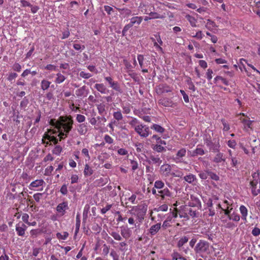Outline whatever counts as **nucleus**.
Instances as JSON below:
<instances>
[{
    "label": "nucleus",
    "instance_id": "obj_8",
    "mask_svg": "<svg viewBox=\"0 0 260 260\" xmlns=\"http://www.w3.org/2000/svg\"><path fill=\"white\" fill-rule=\"evenodd\" d=\"M89 92L88 89L87 88L86 86L84 85L78 89L76 90V95L79 97H86Z\"/></svg>",
    "mask_w": 260,
    "mask_h": 260
},
{
    "label": "nucleus",
    "instance_id": "obj_16",
    "mask_svg": "<svg viewBox=\"0 0 260 260\" xmlns=\"http://www.w3.org/2000/svg\"><path fill=\"white\" fill-rule=\"evenodd\" d=\"M27 228L26 225H25L23 222H19L18 224H17V233L19 236H23L25 233V231Z\"/></svg>",
    "mask_w": 260,
    "mask_h": 260
},
{
    "label": "nucleus",
    "instance_id": "obj_41",
    "mask_svg": "<svg viewBox=\"0 0 260 260\" xmlns=\"http://www.w3.org/2000/svg\"><path fill=\"white\" fill-rule=\"evenodd\" d=\"M110 234L116 240L120 241L122 240L121 236L117 232H112L111 233H110Z\"/></svg>",
    "mask_w": 260,
    "mask_h": 260
},
{
    "label": "nucleus",
    "instance_id": "obj_57",
    "mask_svg": "<svg viewBox=\"0 0 260 260\" xmlns=\"http://www.w3.org/2000/svg\"><path fill=\"white\" fill-rule=\"evenodd\" d=\"M105 141L108 144H112L113 143V139L109 135H106L104 137Z\"/></svg>",
    "mask_w": 260,
    "mask_h": 260
},
{
    "label": "nucleus",
    "instance_id": "obj_42",
    "mask_svg": "<svg viewBox=\"0 0 260 260\" xmlns=\"http://www.w3.org/2000/svg\"><path fill=\"white\" fill-rule=\"evenodd\" d=\"M220 80V81H222V82L225 84V85H229V82L228 80H226L225 79L223 78V77L220 76H217L214 78V81L215 82H216L217 81Z\"/></svg>",
    "mask_w": 260,
    "mask_h": 260
},
{
    "label": "nucleus",
    "instance_id": "obj_48",
    "mask_svg": "<svg viewBox=\"0 0 260 260\" xmlns=\"http://www.w3.org/2000/svg\"><path fill=\"white\" fill-rule=\"evenodd\" d=\"M69 133H67L63 130V131H61L59 132L58 136L60 137L59 140L61 141L62 139H63L67 138L69 135Z\"/></svg>",
    "mask_w": 260,
    "mask_h": 260
},
{
    "label": "nucleus",
    "instance_id": "obj_21",
    "mask_svg": "<svg viewBox=\"0 0 260 260\" xmlns=\"http://www.w3.org/2000/svg\"><path fill=\"white\" fill-rule=\"evenodd\" d=\"M217 153L215 156L214 157L213 162L215 163H219L222 161H225V158L223 155V153L219 152Z\"/></svg>",
    "mask_w": 260,
    "mask_h": 260
},
{
    "label": "nucleus",
    "instance_id": "obj_27",
    "mask_svg": "<svg viewBox=\"0 0 260 260\" xmlns=\"http://www.w3.org/2000/svg\"><path fill=\"white\" fill-rule=\"evenodd\" d=\"M44 181L42 179L36 180L32 182L30 185V189L36 188L42 186L44 183Z\"/></svg>",
    "mask_w": 260,
    "mask_h": 260
},
{
    "label": "nucleus",
    "instance_id": "obj_13",
    "mask_svg": "<svg viewBox=\"0 0 260 260\" xmlns=\"http://www.w3.org/2000/svg\"><path fill=\"white\" fill-rule=\"evenodd\" d=\"M118 11L120 15L124 18H127L132 15V10L127 8L118 9Z\"/></svg>",
    "mask_w": 260,
    "mask_h": 260
},
{
    "label": "nucleus",
    "instance_id": "obj_63",
    "mask_svg": "<svg viewBox=\"0 0 260 260\" xmlns=\"http://www.w3.org/2000/svg\"><path fill=\"white\" fill-rule=\"evenodd\" d=\"M42 195H43V194L41 193H35L34 195V198L36 202H39L41 198L42 197Z\"/></svg>",
    "mask_w": 260,
    "mask_h": 260
},
{
    "label": "nucleus",
    "instance_id": "obj_32",
    "mask_svg": "<svg viewBox=\"0 0 260 260\" xmlns=\"http://www.w3.org/2000/svg\"><path fill=\"white\" fill-rule=\"evenodd\" d=\"M93 170L88 165L86 164L85 166V168L84 170V174L85 176H89L92 174Z\"/></svg>",
    "mask_w": 260,
    "mask_h": 260
},
{
    "label": "nucleus",
    "instance_id": "obj_46",
    "mask_svg": "<svg viewBox=\"0 0 260 260\" xmlns=\"http://www.w3.org/2000/svg\"><path fill=\"white\" fill-rule=\"evenodd\" d=\"M110 256L112 257L113 260H119V255L114 249H112L110 252Z\"/></svg>",
    "mask_w": 260,
    "mask_h": 260
},
{
    "label": "nucleus",
    "instance_id": "obj_28",
    "mask_svg": "<svg viewBox=\"0 0 260 260\" xmlns=\"http://www.w3.org/2000/svg\"><path fill=\"white\" fill-rule=\"evenodd\" d=\"M240 211L242 215V219L246 220L248 212L247 208L244 205H242L240 207Z\"/></svg>",
    "mask_w": 260,
    "mask_h": 260
},
{
    "label": "nucleus",
    "instance_id": "obj_44",
    "mask_svg": "<svg viewBox=\"0 0 260 260\" xmlns=\"http://www.w3.org/2000/svg\"><path fill=\"white\" fill-rule=\"evenodd\" d=\"M186 82H187V85H188V88L190 90H191L192 91H194L196 90V87H195L193 83L191 81V79L190 78L186 80Z\"/></svg>",
    "mask_w": 260,
    "mask_h": 260
},
{
    "label": "nucleus",
    "instance_id": "obj_17",
    "mask_svg": "<svg viewBox=\"0 0 260 260\" xmlns=\"http://www.w3.org/2000/svg\"><path fill=\"white\" fill-rule=\"evenodd\" d=\"M186 150L185 148H182L180 149L177 153L175 157L176 160L178 161L181 162L182 161V158L186 155Z\"/></svg>",
    "mask_w": 260,
    "mask_h": 260
},
{
    "label": "nucleus",
    "instance_id": "obj_38",
    "mask_svg": "<svg viewBox=\"0 0 260 260\" xmlns=\"http://www.w3.org/2000/svg\"><path fill=\"white\" fill-rule=\"evenodd\" d=\"M69 234L67 232H64L63 234H61L60 233H57L56 234V237L59 239L66 240Z\"/></svg>",
    "mask_w": 260,
    "mask_h": 260
},
{
    "label": "nucleus",
    "instance_id": "obj_43",
    "mask_svg": "<svg viewBox=\"0 0 260 260\" xmlns=\"http://www.w3.org/2000/svg\"><path fill=\"white\" fill-rule=\"evenodd\" d=\"M80 226V214L78 213L76 215V233H77L79 230Z\"/></svg>",
    "mask_w": 260,
    "mask_h": 260
},
{
    "label": "nucleus",
    "instance_id": "obj_52",
    "mask_svg": "<svg viewBox=\"0 0 260 260\" xmlns=\"http://www.w3.org/2000/svg\"><path fill=\"white\" fill-rule=\"evenodd\" d=\"M149 16L151 18V19L153 18H162L163 17L161 16L160 14L156 13V12H150L149 14Z\"/></svg>",
    "mask_w": 260,
    "mask_h": 260
},
{
    "label": "nucleus",
    "instance_id": "obj_11",
    "mask_svg": "<svg viewBox=\"0 0 260 260\" xmlns=\"http://www.w3.org/2000/svg\"><path fill=\"white\" fill-rule=\"evenodd\" d=\"M172 91V89L170 87L168 86L167 84H160L158 86L157 89V93H168L171 92Z\"/></svg>",
    "mask_w": 260,
    "mask_h": 260
},
{
    "label": "nucleus",
    "instance_id": "obj_25",
    "mask_svg": "<svg viewBox=\"0 0 260 260\" xmlns=\"http://www.w3.org/2000/svg\"><path fill=\"white\" fill-rule=\"evenodd\" d=\"M151 148L153 150L157 152H161L166 151V149L165 147L158 144H152L151 145Z\"/></svg>",
    "mask_w": 260,
    "mask_h": 260
},
{
    "label": "nucleus",
    "instance_id": "obj_20",
    "mask_svg": "<svg viewBox=\"0 0 260 260\" xmlns=\"http://www.w3.org/2000/svg\"><path fill=\"white\" fill-rule=\"evenodd\" d=\"M161 223H157L156 224L153 225L149 229V233L151 235H155L158 231L160 229Z\"/></svg>",
    "mask_w": 260,
    "mask_h": 260
},
{
    "label": "nucleus",
    "instance_id": "obj_62",
    "mask_svg": "<svg viewBox=\"0 0 260 260\" xmlns=\"http://www.w3.org/2000/svg\"><path fill=\"white\" fill-rule=\"evenodd\" d=\"M228 145L232 148H235L236 145V142L234 140H229L228 142Z\"/></svg>",
    "mask_w": 260,
    "mask_h": 260
},
{
    "label": "nucleus",
    "instance_id": "obj_3",
    "mask_svg": "<svg viewBox=\"0 0 260 260\" xmlns=\"http://www.w3.org/2000/svg\"><path fill=\"white\" fill-rule=\"evenodd\" d=\"M135 131L142 137H147L149 134V128L142 125L136 126Z\"/></svg>",
    "mask_w": 260,
    "mask_h": 260
},
{
    "label": "nucleus",
    "instance_id": "obj_34",
    "mask_svg": "<svg viewBox=\"0 0 260 260\" xmlns=\"http://www.w3.org/2000/svg\"><path fill=\"white\" fill-rule=\"evenodd\" d=\"M135 146L137 152H142L144 150V145L141 143H137L135 144Z\"/></svg>",
    "mask_w": 260,
    "mask_h": 260
},
{
    "label": "nucleus",
    "instance_id": "obj_37",
    "mask_svg": "<svg viewBox=\"0 0 260 260\" xmlns=\"http://www.w3.org/2000/svg\"><path fill=\"white\" fill-rule=\"evenodd\" d=\"M103 250H102V254L104 256H107L110 250V246L107 245L106 244H104L102 247Z\"/></svg>",
    "mask_w": 260,
    "mask_h": 260
},
{
    "label": "nucleus",
    "instance_id": "obj_33",
    "mask_svg": "<svg viewBox=\"0 0 260 260\" xmlns=\"http://www.w3.org/2000/svg\"><path fill=\"white\" fill-rule=\"evenodd\" d=\"M50 84V82L46 80H43L41 82V88L43 90H45L49 87Z\"/></svg>",
    "mask_w": 260,
    "mask_h": 260
},
{
    "label": "nucleus",
    "instance_id": "obj_7",
    "mask_svg": "<svg viewBox=\"0 0 260 260\" xmlns=\"http://www.w3.org/2000/svg\"><path fill=\"white\" fill-rule=\"evenodd\" d=\"M250 185L251 190V193L254 197L257 196L260 193L259 183L250 182Z\"/></svg>",
    "mask_w": 260,
    "mask_h": 260
},
{
    "label": "nucleus",
    "instance_id": "obj_40",
    "mask_svg": "<svg viewBox=\"0 0 260 260\" xmlns=\"http://www.w3.org/2000/svg\"><path fill=\"white\" fill-rule=\"evenodd\" d=\"M114 118L117 121L122 119L123 116L120 111H117L113 113Z\"/></svg>",
    "mask_w": 260,
    "mask_h": 260
},
{
    "label": "nucleus",
    "instance_id": "obj_18",
    "mask_svg": "<svg viewBox=\"0 0 260 260\" xmlns=\"http://www.w3.org/2000/svg\"><path fill=\"white\" fill-rule=\"evenodd\" d=\"M158 193L160 194V196L162 199L165 198V197H171L172 196V192L167 188H164L162 190L158 191Z\"/></svg>",
    "mask_w": 260,
    "mask_h": 260
},
{
    "label": "nucleus",
    "instance_id": "obj_9",
    "mask_svg": "<svg viewBox=\"0 0 260 260\" xmlns=\"http://www.w3.org/2000/svg\"><path fill=\"white\" fill-rule=\"evenodd\" d=\"M206 146L209 148L210 151L213 152H219V148L220 147L218 142L217 143H213L212 141H211L209 144H206Z\"/></svg>",
    "mask_w": 260,
    "mask_h": 260
},
{
    "label": "nucleus",
    "instance_id": "obj_22",
    "mask_svg": "<svg viewBox=\"0 0 260 260\" xmlns=\"http://www.w3.org/2000/svg\"><path fill=\"white\" fill-rule=\"evenodd\" d=\"M121 234L122 236L125 239H128L131 237V231L130 230L125 227L121 228Z\"/></svg>",
    "mask_w": 260,
    "mask_h": 260
},
{
    "label": "nucleus",
    "instance_id": "obj_49",
    "mask_svg": "<svg viewBox=\"0 0 260 260\" xmlns=\"http://www.w3.org/2000/svg\"><path fill=\"white\" fill-rule=\"evenodd\" d=\"M133 26L131 25V24L129 23L128 24H126L124 26L122 31V36H125L126 35V32L128 31L129 29H130Z\"/></svg>",
    "mask_w": 260,
    "mask_h": 260
},
{
    "label": "nucleus",
    "instance_id": "obj_26",
    "mask_svg": "<svg viewBox=\"0 0 260 260\" xmlns=\"http://www.w3.org/2000/svg\"><path fill=\"white\" fill-rule=\"evenodd\" d=\"M95 88L98 91H99L102 93H106V91L107 90L106 86L103 84L102 83L96 84L95 85Z\"/></svg>",
    "mask_w": 260,
    "mask_h": 260
},
{
    "label": "nucleus",
    "instance_id": "obj_23",
    "mask_svg": "<svg viewBox=\"0 0 260 260\" xmlns=\"http://www.w3.org/2000/svg\"><path fill=\"white\" fill-rule=\"evenodd\" d=\"M143 20V17L141 16H134L130 19L129 23L132 26L134 25H139Z\"/></svg>",
    "mask_w": 260,
    "mask_h": 260
},
{
    "label": "nucleus",
    "instance_id": "obj_15",
    "mask_svg": "<svg viewBox=\"0 0 260 260\" xmlns=\"http://www.w3.org/2000/svg\"><path fill=\"white\" fill-rule=\"evenodd\" d=\"M189 237L188 236H184L180 238L177 242V246L179 248H183V245L186 244L189 240Z\"/></svg>",
    "mask_w": 260,
    "mask_h": 260
},
{
    "label": "nucleus",
    "instance_id": "obj_35",
    "mask_svg": "<svg viewBox=\"0 0 260 260\" xmlns=\"http://www.w3.org/2000/svg\"><path fill=\"white\" fill-rule=\"evenodd\" d=\"M252 177L253 178V180L250 182H253L255 183H259V188H260V180L259 178V173L257 172H254L252 173Z\"/></svg>",
    "mask_w": 260,
    "mask_h": 260
},
{
    "label": "nucleus",
    "instance_id": "obj_4",
    "mask_svg": "<svg viewBox=\"0 0 260 260\" xmlns=\"http://www.w3.org/2000/svg\"><path fill=\"white\" fill-rule=\"evenodd\" d=\"M145 161L149 165L154 164L157 167H158L162 162V160L160 159L158 155L155 156L153 154H150L148 157H146Z\"/></svg>",
    "mask_w": 260,
    "mask_h": 260
},
{
    "label": "nucleus",
    "instance_id": "obj_24",
    "mask_svg": "<svg viewBox=\"0 0 260 260\" xmlns=\"http://www.w3.org/2000/svg\"><path fill=\"white\" fill-rule=\"evenodd\" d=\"M183 179L188 183H193L194 181L197 180L196 176L192 174L184 176Z\"/></svg>",
    "mask_w": 260,
    "mask_h": 260
},
{
    "label": "nucleus",
    "instance_id": "obj_51",
    "mask_svg": "<svg viewBox=\"0 0 260 260\" xmlns=\"http://www.w3.org/2000/svg\"><path fill=\"white\" fill-rule=\"evenodd\" d=\"M76 120L79 123L83 122L85 120V117L81 114H77L76 116Z\"/></svg>",
    "mask_w": 260,
    "mask_h": 260
},
{
    "label": "nucleus",
    "instance_id": "obj_45",
    "mask_svg": "<svg viewBox=\"0 0 260 260\" xmlns=\"http://www.w3.org/2000/svg\"><path fill=\"white\" fill-rule=\"evenodd\" d=\"M229 218L230 220H232L235 221H239L240 220V217L239 215L235 213H233L230 216Z\"/></svg>",
    "mask_w": 260,
    "mask_h": 260
},
{
    "label": "nucleus",
    "instance_id": "obj_58",
    "mask_svg": "<svg viewBox=\"0 0 260 260\" xmlns=\"http://www.w3.org/2000/svg\"><path fill=\"white\" fill-rule=\"evenodd\" d=\"M251 233L254 236H258L260 234V229L258 228L255 227L252 230Z\"/></svg>",
    "mask_w": 260,
    "mask_h": 260
},
{
    "label": "nucleus",
    "instance_id": "obj_31",
    "mask_svg": "<svg viewBox=\"0 0 260 260\" xmlns=\"http://www.w3.org/2000/svg\"><path fill=\"white\" fill-rule=\"evenodd\" d=\"M96 106L98 112L100 115H103L104 113H106V105L104 104L100 103L98 104Z\"/></svg>",
    "mask_w": 260,
    "mask_h": 260
},
{
    "label": "nucleus",
    "instance_id": "obj_54",
    "mask_svg": "<svg viewBox=\"0 0 260 260\" xmlns=\"http://www.w3.org/2000/svg\"><path fill=\"white\" fill-rule=\"evenodd\" d=\"M79 75H80V76L81 77H82V78H85V79H88L90 77L92 76L91 74H90V73H85L83 71H81Z\"/></svg>",
    "mask_w": 260,
    "mask_h": 260
},
{
    "label": "nucleus",
    "instance_id": "obj_5",
    "mask_svg": "<svg viewBox=\"0 0 260 260\" xmlns=\"http://www.w3.org/2000/svg\"><path fill=\"white\" fill-rule=\"evenodd\" d=\"M105 79L112 89L119 92H122L119 84L117 81H114L111 77H106Z\"/></svg>",
    "mask_w": 260,
    "mask_h": 260
},
{
    "label": "nucleus",
    "instance_id": "obj_12",
    "mask_svg": "<svg viewBox=\"0 0 260 260\" xmlns=\"http://www.w3.org/2000/svg\"><path fill=\"white\" fill-rule=\"evenodd\" d=\"M21 195L23 196L22 192L17 196V199L19 201L20 203L19 208L23 209L26 208V207L28 206V202L27 200L25 199V198H22Z\"/></svg>",
    "mask_w": 260,
    "mask_h": 260
},
{
    "label": "nucleus",
    "instance_id": "obj_60",
    "mask_svg": "<svg viewBox=\"0 0 260 260\" xmlns=\"http://www.w3.org/2000/svg\"><path fill=\"white\" fill-rule=\"evenodd\" d=\"M60 191L63 195H66L67 194L68 189H67V186L66 184H63L61 186V187L60 189Z\"/></svg>",
    "mask_w": 260,
    "mask_h": 260
},
{
    "label": "nucleus",
    "instance_id": "obj_36",
    "mask_svg": "<svg viewBox=\"0 0 260 260\" xmlns=\"http://www.w3.org/2000/svg\"><path fill=\"white\" fill-rule=\"evenodd\" d=\"M65 79L66 78L63 75L60 73H58L57 74V77L55 79V82L58 84L61 83L64 81Z\"/></svg>",
    "mask_w": 260,
    "mask_h": 260
},
{
    "label": "nucleus",
    "instance_id": "obj_59",
    "mask_svg": "<svg viewBox=\"0 0 260 260\" xmlns=\"http://www.w3.org/2000/svg\"><path fill=\"white\" fill-rule=\"evenodd\" d=\"M112 205H107L106 206L101 210V212L102 214H105L108 211H109L112 207Z\"/></svg>",
    "mask_w": 260,
    "mask_h": 260
},
{
    "label": "nucleus",
    "instance_id": "obj_30",
    "mask_svg": "<svg viewBox=\"0 0 260 260\" xmlns=\"http://www.w3.org/2000/svg\"><path fill=\"white\" fill-rule=\"evenodd\" d=\"M205 154V151L203 149L201 148L197 147L194 150H193L191 154V156H195L197 155H203Z\"/></svg>",
    "mask_w": 260,
    "mask_h": 260
},
{
    "label": "nucleus",
    "instance_id": "obj_50",
    "mask_svg": "<svg viewBox=\"0 0 260 260\" xmlns=\"http://www.w3.org/2000/svg\"><path fill=\"white\" fill-rule=\"evenodd\" d=\"M204 140L206 145L212 141L210 135L209 134H206L204 137Z\"/></svg>",
    "mask_w": 260,
    "mask_h": 260
},
{
    "label": "nucleus",
    "instance_id": "obj_29",
    "mask_svg": "<svg viewBox=\"0 0 260 260\" xmlns=\"http://www.w3.org/2000/svg\"><path fill=\"white\" fill-rule=\"evenodd\" d=\"M151 128L154 129L155 132L162 134L165 132V128L160 125L157 124H153L151 126Z\"/></svg>",
    "mask_w": 260,
    "mask_h": 260
},
{
    "label": "nucleus",
    "instance_id": "obj_55",
    "mask_svg": "<svg viewBox=\"0 0 260 260\" xmlns=\"http://www.w3.org/2000/svg\"><path fill=\"white\" fill-rule=\"evenodd\" d=\"M161 169L164 172L169 173L171 171V167L168 164L162 165L161 167Z\"/></svg>",
    "mask_w": 260,
    "mask_h": 260
},
{
    "label": "nucleus",
    "instance_id": "obj_61",
    "mask_svg": "<svg viewBox=\"0 0 260 260\" xmlns=\"http://www.w3.org/2000/svg\"><path fill=\"white\" fill-rule=\"evenodd\" d=\"M78 176L77 175H72L71 178V183H77L78 181Z\"/></svg>",
    "mask_w": 260,
    "mask_h": 260
},
{
    "label": "nucleus",
    "instance_id": "obj_1",
    "mask_svg": "<svg viewBox=\"0 0 260 260\" xmlns=\"http://www.w3.org/2000/svg\"><path fill=\"white\" fill-rule=\"evenodd\" d=\"M74 120L71 115L60 116L57 120V129L60 131L63 129L67 133L70 132L73 128Z\"/></svg>",
    "mask_w": 260,
    "mask_h": 260
},
{
    "label": "nucleus",
    "instance_id": "obj_64",
    "mask_svg": "<svg viewBox=\"0 0 260 260\" xmlns=\"http://www.w3.org/2000/svg\"><path fill=\"white\" fill-rule=\"evenodd\" d=\"M49 124L57 129V120H56L55 119H51L49 121Z\"/></svg>",
    "mask_w": 260,
    "mask_h": 260
},
{
    "label": "nucleus",
    "instance_id": "obj_47",
    "mask_svg": "<svg viewBox=\"0 0 260 260\" xmlns=\"http://www.w3.org/2000/svg\"><path fill=\"white\" fill-rule=\"evenodd\" d=\"M62 151V148L59 145H57L55 147V148L52 150L53 153L56 155H59Z\"/></svg>",
    "mask_w": 260,
    "mask_h": 260
},
{
    "label": "nucleus",
    "instance_id": "obj_19",
    "mask_svg": "<svg viewBox=\"0 0 260 260\" xmlns=\"http://www.w3.org/2000/svg\"><path fill=\"white\" fill-rule=\"evenodd\" d=\"M191 202H189V206L190 207H201V203L200 200L194 197H191Z\"/></svg>",
    "mask_w": 260,
    "mask_h": 260
},
{
    "label": "nucleus",
    "instance_id": "obj_53",
    "mask_svg": "<svg viewBox=\"0 0 260 260\" xmlns=\"http://www.w3.org/2000/svg\"><path fill=\"white\" fill-rule=\"evenodd\" d=\"M252 122V121L249 119H244L243 120V123H244V124L245 125V128H246V127H247V128H251V125Z\"/></svg>",
    "mask_w": 260,
    "mask_h": 260
},
{
    "label": "nucleus",
    "instance_id": "obj_10",
    "mask_svg": "<svg viewBox=\"0 0 260 260\" xmlns=\"http://www.w3.org/2000/svg\"><path fill=\"white\" fill-rule=\"evenodd\" d=\"M158 104L165 107H173L174 103L169 98L161 99L158 101Z\"/></svg>",
    "mask_w": 260,
    "mask_h": 260
},
{
    "label": "nucleus",
    "instance_id": "obj_14",
    "mask_svg": "<svg viewBox=\"0 0 260 260\" xmlns=\"http://www.w3.org/2000/svg\"><path fill=\"white\" fill-rule=\"evenodd\" d=\"M77 131L81 135H84L88 131L87 124L81 123L78 125Z\"/></svg>",
    "mask_w": 260,
    "mask_h": 260
},
{
    "label": "nucleus",
    "instance_id": "obj_2",
    "mask_svg": "<svg viewBox=\"0 0 260 260\" xmlns=\"http://www.w3.org/2000/svg\"><path fill=\"white\" fill-rule=\"evenodd\" d=\"M209 243L203 240H200L194 248V251L196 253H204L209 249Z\"/></svg>",
    "mask_w": 260,
    "mask_h": 260
},
{
    "label": "nucleus",
    "instance_id": "obj_56",
    "mask_svg": "<svg viewBox=\"0 0 260 260\" xmlns=\"http://www.w3.org/2000/svg\"><path fill=\"white\" fill-rule=\"evenodd\" d=\"M180 92L182 94L185 102L189 103V98L188 95L185 93V92L183 90H180Z\"/></svg>",
    "mask_w": 260,
    "mask_h": 260
},
{
    "label": "nucleus",
    "instance_id": "obj_39",
    "mask_svg": "<svg viewBox=\"0 0 260 260\" xmlns=\"http://www.w3.org/2000/svg\"><path fill=\"white\" fill-rule=\"evenodd\" d=\"M165 184L161 180L156 181L154 183V187L157 189H162L164 187Z\"/></svg>",
    "mask_w": 260,
    "mask_h": 260
},
{
    "label": "nucleus",
    "instance_id": "obj_6",
    "mask_svg": "<svg viewBox=\"0 0 260 260\" xmlns=\"http://www.w3.org/2000/svg\"><path fill=\"white\" fill-rule=\"evenodd\" d=\"M69 209L68 204L67 202H63L59 204L56 207V211L63 216L66 213V210Z\"/></svg>",
    "mask_w": 260,
    "mask_h": 260
}]
</instances>
